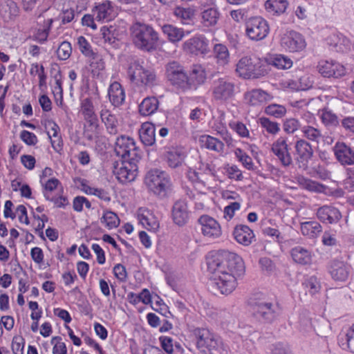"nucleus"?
<instances>
[{
  "instance_id": "nucleus-1",
  "label": "nucleus",
  "mask_w": 354,
  "mask_h": 354,
  "mask_svg": "<svg viewBox=\"0 0 354 354\" xmlns=\"http://www.w3.org/2000/svg\"><path fill=\"white\" fill-rule=\"evenodd\" d=\"M210 277L209 288L214 294L229 295L237 286V278L245 272L242 258L237 254L219 250L207 259Z\"/></svg>"
},
{
  "instance_id": "nucleus-2",
  "label": "nucleus",
  "mask_w": 354,
  "mask_h": 354,
  "mask_svg": "<svg viewBox=\"0 0 354 354\" xmlns=\"http://www.w3.org/2000/svg\"><path fill=\"white\" fill-rule=\"evenodd\" d=\"M250 305L254 318L264 323H272L279 315L276 304L266 296L257 294L250 299Z\"/></svg>"
},
{
  "instance_id": "nucleus-3",
  "label": "nucleus",
  "mask_w": 354,
  "mask_h": 354,
  "mask_svg": "<svg viewBox=\"0 0 354 354\" xmlns=\"http://www.w3.org/2000/svg\"><path fill=\"white\" fill-rule=\"evenodd\" d=\"M237 75L245 80L258 79L268 74L266 64L260 58L245 56L241 58L236 66Z\"/></svg>"
},
{
  "instance_id": "nucleus-4",
  "label": "nucleus",
  "mask_w": 354,
  "mask_h": 354,
  "mask_svg": "<svg viewBox=\"0 0 354 354\" xmlns=\"http://www.w3.org/2000/svg\"><path fill=\"white\" fill-rule=\"evenodd\" d=\"M131 36L134 45L139 49L150 52L155 46V31L151 26L135 23L131 27Z\"/></svg>"
},
{
  "instance_id": "nucleus-5",
  "label": "nucleus",
  "mask_w": 354,
  "mask_h": 354,
  "mask_svg": "<svg viewBox=\"0 0 354 354\" xmlns=\"http://www.w3.org/2000/svg\"><path fill=\"white\" fill-rule=\"evenodd\" d=\"M197 348L205 354H214L219 348L221 342L207 328L194 330Z\"/></svg>"
},
{
  "instance_id": "nucleus-6",
  "label": "nucleus",
  "mask_w": 354,
  "mask_h": 354,
  "mask_svg": "<svg viewBox=\"0 0 354 354\" xmlns=\"http://www.w3.org/2000/svg\"><path fill=\"white\" fill-rule=\"evenodd\" d=\"M115 152L116 155L124 160H140V149L136 145L134 140L126 136H121L117 138L115 143Z\"/></svg>"
},
{
  "instance_id": "nucleus-7",
  "label": "nucleus",
  "mask_w": 354,
  "mask_h": 354,
  "mask_svg": "<svg viewBox=\"0 0 354 354\" xmlns=\"http://www.w3.org/2000/svg\"><path fill=\"white\" fill-rule=\"evenodd\" d=\"M138 161L122 160L120 162H115L113 172L117 179L123 184L133 181L138 174Z\"/></svg>"
},
{
  "instance_id": "nucleus-8",
  "label": "nucleus",
  "mask_w": 354,
  "mask_h": 354,
  "mask_svg": "<svg viewBox=\"0 0 354 354\" xmlns=\"http://www.w3.org/2000/svg\"><path fill=\"white\" fill-rule=\"evenodd\" d=\"M235 84L227 77H220L214 81L212 96L214 100L226 102L234 95Z\"/></svg>"
},
{
  "instance_id": "nucleus-9",
  "label": "nucleus",
  "mask_w": 354,
  "mask_h": 354,
  "mask_svg": "<svg viewBox=\"0 0 354 354\" xmlns=\"http://www.w3.org/2000/svg\"><path fill=\"white\" fill-rule=\"evenodd\" d=\"M281 46L290 53H300L304 50L307 44L304 37L295 30L286 31L280 39Z\"/></svg>"
},
{
  "instance_id": "nucleus-10",
  "label": "nucleus",
  "mask_w": 354,
  "mask_h": 354,
  "mask_svg": "<svg viewBox=\"0 0 354 354\" xmlns=\"http://www.w3.org/2000/svg\"><path fill=\"white\" fill-rule=\"evenodd\" d=\"M166 74L171 84L185 91L187 90V77L183 66L176 62H169L166 67Z\"/></svg>"
},
{
  "instance_id": "nucleus-11",
  "label": "nucleus",
  "mask_w": 354,
  "mask_h": 354,
  "mask_svg": "<svg viewBox=\"0 0 354 354\" xmlns=\"http://www.w3.org/2000/svg\"><path fill=\"white\" fill-rule=\"evenodd\" d=\"M295 160L299 169L306 170L313 156L312 145L305 139H299L295 144Z\"/></svg>"
},
{
  "instance_id": "nucleus-12",
  "label": "nucleus",
  "mask_w": 354,
  "mask_h": 354,
  "mask_svg": "<svg viewBox=\"0 0 354 354\" xmlns=\"http://www.w3.org/2000/svg\"><path fill=\"white\" fill-rule=\"evenodd\" d=\"M268 24L261 17H254L247 22L246 33L252 40H261L268 35Z\"/></svg>"
},
{
  "instance_id": "nucleus-13",
  "label": "nucleus",
  "mask_w": 354,
  "mask_h": 354,
  "mask_svg": "<svg viewBox=\"0 0 354 354\" xmlns=\"http://www.w3.org/2000/svg\"><path fill=\"white\" fill-rule=\"evenodd\" d=\"M290 148L287 143V138L279 137L272 145L271 151L276 156L282 166L288 167L292 165L293 160Z\"/></svg>"
},
{
  "instance_id": "nucleus-14",
  "label": "nucleus",
  "mask_w": 354,
  "mask_h": 354,
  "mask_svg": "<svg viewBox=\"0 0 354 354\" xmlns=\"http://www.w3.org/2000/svg\"><path fill=\"white\" fill-rule=\"evenodd\" d=\"M183 48L187 53L206 55L209 52V41L203 35L193 37L183 43Z\"/></svg>"
},
{
  "instance_id": "nucleus-15",
  "label": "nucleus",
  "mask_w": 354,
  "mask_h": 354,
  "mask_svg": "<svg viewBox=\"0 0 354 354\" xmlns=\"http://www.w3.org/2000/svg\"><path fill=\"white\" fill-rule=\"evenodd\" d=\"M128 74L131 81L138 86L147 85L153 80L152 73L137 62L131 64Z\"/></svg>"
},
{
  "instance_id": "nucleus-16",
  "label": "nucleus",
  "mask_w": 354,
  "mask_h": 354,
  "mask_svg": "<svg viewBox=\"0 0 354 354\" xmlns=\"http://www.w3.org/2000/svg\"><path fill=\"white\" fill-rule=\"evenodd\" d=\"M203 235L208 239H217L222 234L220 224L216 220L208 215H203L198 218Z\"/></svg>"
},
{
  "instance_id": "nucleus-17",
  "label": "nucleus",
  "mask_w": 354,
  "mask_h": 354,
  "mask_svg": "<svg viewBox=\"0 0 354 354\" xmlns=\"http://www.w3.org/2000/svg\"><path fill=\"white\" fill-rule=\"evenodd\" d=\"M213 175L212 170L208 163L202 162H198V166L196 169L189 168L187 171V178L194 183L201 184L204 187L207 186V180Z\"/></svg>"
},
{
  "instance_id": "nucleus-18",
  "label": "nucleus",
  "mask_w": 354,
  "mask_h": 354,
  "mask_svg": "<svg viewBox=\"0 0 354 354\" xmlns=\"http://www.w3.org/2000/svg\"><path fill=\"white\" fill-rule=\"evenodd\" d=\"M317 68L319 73L324 77L339 78L346 74L344 66L333 60H322Z\"/></svg>"
},
{
  "instance_id": "nucleus-19",
  "label": "nucleus",
  "mask_w": 354,
  "mask_h": 354,
  "mask_svg": "<svg viewBox=\"0 0 354 354\" xmlns=\"http://www.w3.org/2000/svg\"><path fill=\"white\" fill-rule=\"evenodd\" d=\"M173 192L169 176L165 171L156 170V196L160 199L167 198Z\"/></svg>"
},
{
  "instance_id": "nucleus-20",
  "label": "nucleus",
  "mask_w": 354,
  "mask_h": 354,
  "mask_svg": "<svg viewBox=\"0 0 354 354\" xmlns=\"http://www.w3.org/2000/svg\"><path fill=\"white\" fill-rule=\"evenodd\" d=\"M328 271L333 280L336 281H345L351 274V268L344 261L333 260L329 265Z\"/></svg>"
},
{
  "instance_id": "nucleus-21",
  "label": "nucleus",
  "mask_w": 354,
  "mask_h": 354,
  "mask_svg": "<svg viewBox=\"0 0 354 354\" xmlns=\"http://www.w3.org/2000/svg\"><path fill=\"white\" fill-rule=\"evenodd\" d=\"M80 113L89 127L96 129L98 127V118L94 105L90 97L83 99L80 103Z\"/></svg>"
},
{
  "instance_id": "nucleus-22",
  "label": "nucleus",
  "mask_w": 354,
  "mask_h": 354,
  "mask_svg": "<svg viewBox=\"0 0 354 354\" xmlns=\"http://www.w3.org/2000/svg\"><path fill=\"white\" fill-rule=\"evenodd\" d=\"M337 160L342 165H354V150L344 142H337L333 147Z\"/></svg>"
},
{
  "instance_id": "nucleus-23",
  "label": "nucleus",
  "mask_w": 354,
  "mask_h": 354,
  "mask_svg": "<svg viewBox=\"0 0 354 354\" xmlns=\"http://www.w3.org/2000/svg\"><path fill=\"white\" fill-rule=\"evenodd\" d=\"M171 218L175 224L183 226L189 219V211L187 203L183 200L176 201L171 210Z\"/></svg>"
},
{
  "instance_id": "nucleus-24",
  "label": "nucleus",
  "mask_w": 354,
  "mask_h": 354,
  "mask_svg": "<svg viewBox=\"0 0 354 354\" xmlns=\"http://www.w3.org/2000/svg\"><path fill=\"white\" fill-rule=\"evenodd\" d=\"M200 17L201 24L203 27L211 28L218 24L220 12L216 6L209 7L203 6L200 13Z\"/></svg>"
},
{
  "instance_id": "nucleus-25",
  "label": "nucleus",
  "mask_w": 354,
  "mask_h": 354,
  "mask_svg": "<svg viewBox=\"0 0 354 354\" xmlns=\"http://www.w3.org/2000/svg\"><path fill=\"white\" fill-rule=\"evenodd\" d=\"M317 218L323 223H335L342 218L338 209L330 205H324L319 207L317 212Z\"/></svg>"
},
{
  "instance_id": "nucleus-26",
  "label": "nucleus",
  "mask_w": 354,
  "mask_h": 354,
  "mask_svg": "<svg viewBox=\"0 0 354 354\" xmlns=\"http://www.w3.org/2000/svg\"><path fill=\"white\" fill-rule=\"evenodd\" d=\"M272 96L262 89H252L245 94L246 102L251 106H260L270 101Z\"/></svg>"
},
{
  "instance_id": "nucleus-27",
  "label": "nucleus",
  "mask_w": 354,
  "mask_h": 354,
  "mask_svg": "<svg viewBox=\"0 0 354 354\" xmlns=\"http://www.w3.org/2000/svg\"><path fill=\"white\" fill-rule=\"evenodd\" d=\"M100 115L102 122L104 124L107 131L110 134L115 135L118 133L119 122L115 114L107 109L106 106H102Z\"/></svg>"
},
{
  "instance_id": "nucleus-28",
  "label": "nucleus",
  "mask_w": 354,
  "mask_h": 354,
  "mask_svg": "<svg viewBox=\"0 0 354 354\" xmlns=\"http://www.w3.org/2000/svg\"><path fill=\"white\" fill-rule=\"evenodd\" d=\"M233 234L234 239L239 243L246 246L250 245L255 237L252 230L245 225H236Z\"/></svg>"
},
{
  "instance_id": "nucleus-29",
  "label": "nucleus",
  "mask_w": 354,
  "mask_h": 354,
  "mask_svg": "<svg viewBox=\"0 0 354 354\" xmlns=\"http://www.w3.org/2000/svg\"><path fill=\"white\" fill-rule=\"evenodd\" d=\"M185 157V151L184 149L180 147H170L165 153V158L167 159L169 165L173 168L181 165Z\"/></svg>"
},
{
  "instance_id": "nucleus-30",
  "label": "nucleus",
  "mask_w": 354,
  "mask_h": 354,
  "mask_svg": "<svg viewBox=\"0 0 354 354\" xmlns=\"http://www.w3.org/2000/svg\"><path fill=\"white\" fill-rule=\"evenodd\" d=\"M205 80L206 73L203 68L200 65H194L187 77V89H196L199 85L203 84Z\"/></svg>"
},
{
  "instance_id": "nucleus-31",
  "label": "nucleus",
  "mask_w": 354,
  "mask_h": 354,
  "mask_svg": "<svg viewBox=\"0 0 354 354\" xmlns=\"http://www.w3.org/2000/svg\"><path fill=\"white\" fill-rule=\"evenodd\" d=\"M139 136L145 146H153L155 143V124L150 122L142 123L139 130Z\"/></svg>"
},
{
  "instance_id": "nucleus-32",
  "label": "nucleus",
  "mask_w": 354,
  "mask_h": 354,
  "mask_svg": "<svg viewBox=\"0 0 354 354\" xmlns=\"http://www.w3.org/2000/svg\"><path fill=\"white\" fill-rule=\"evenodd\" d=\"M109 100L115 106L121 105L125 99L124 91L120 84L117 82L112 83L108 92Z\"/></svg>"
},
{
  "instance_id": "nucleus-33",
  "label": "nucleus",
  "mask_w": 354,
  "mask_h": 354,
  "mask_svg": "<svg viewBox=\"0 0 354 354\" xmlns=\"http://www.w3.org/2000/svg\"><path fill=\"white\" fill-rule=\"evenodd\" d=\"M328 44L333 46L337 51L346 52L353 47L352 41L341 34H333L328 37Z\"/></svg>"
},
{
  "instance_id": "nucleus-34",
  "label": "nucleus",
  "mask_w": 354,
  "mask_h": 354,
  "mask_svg": "<svg viewBox=\"0 0 354 354\" xmlns=\"http://www.w3.org/2000/svg\"><path fill=\"white\" fill-rule=\"evenodd\" d=\"M290 254L294 261L299 264L308 265L312 261L311 252L301 246L293 248Z\"/></svg>"
},
{
  "instance_id": "nucleus-35",
  "label": "nucleus",
  "mask_w": 354,
  "mask_h": 354,
  "mask_svg": "<svg viewBox=\"0 0 354 354\" xmlns=\"http://www.w3.org/2000/svg\"><path fill=\"white\" fill-rule=\"evenodd\" d=\"M199 142L202 147H205L218 153L223 152L224 149V144L221 141L209 135H203L200 136Z\"/></svg>"
},
{
  "instance_id": "nucleus-36",
  "label": "nucleus",
  "mask_w": 354,
  "mask_h": 354,
  "mask_svg": "<svg viewBox=\"0 0 354 354\" xmlns=\"http://www.w3.org/2000/svg\"><path fill=\"white\" fill-rule=\"evenodd\" d=\"M301 131L305 140L316 144H319L324 137L322 130L313 125H304L301 127Z\"/></svg>"
},
{
  "instance_id": "nucleus-37",
  "label": "nucleus",
  "mask_w": 354,
  "mask_h": 354,
  "mask_svg": "<svg viewBox=\"0 0 354 354\" xmlns=\"http://www.w3.org/2000/svg\"><path fill=\"white\" fill-rule=\"evenodd\" d=\"M113 11V8L109 1H105L102 3L99 4L93 10L95 19L98 21L111 20L112 18Z\"/></svg>"
},
{
  "instance_id": "nucleus-38",
  "label": "nucleus",
  "mask_w": 354,
  "mask_h": 354,
  "mask_svg": "<svg viewBox=\"0 0 354 354\" xmlns=\"http://www.w3.org/2000/svg\"><path fill=\"white\" fill-rule=\"evenodd\" d=\"M321 225L316 221H306L301 223V232L309 238L317 236L322 232Z\"/></svg>"
},
{
  "instance_id": "nucleus-39",
  "label": "nucleus",
  "mask_w": 354,
  "mask_h": 354,
  "mask_svg": "<svg viewBox=\"0 0 354 354\" xmlns=\"http://www.w3.org/2000/svg\"><path fill=\"white\" fill-rule=\"evenodd\" d=\"M213 53L218 64L225 66L229 63L230 53L226 46L221 44L214 45Z\"/></svg>"
},
{
  "instance_id": "nucleus-40",
  "label": "nucleus",
  "mask_w": 354,
  "mask_h": 354,
  "mask_svg": "<svg viewBox=\"0 0 354 354\" xmlns=\"http://www.w3.org/2000/svg\"><path fill=\"white\" fill-rule=\"evenodd\" d=\"M288 6L287 0H268L265 3V7L268 12L277 15L283 13Z\"/></svg>"
},
{
  "instance_id": "nucleus-41",
  "label": "nucleus",
  "mask_w": 354,
  "mask_h": 354,
  "mask_svg": "<svg viewBox=\"0 0 354 354\" xmlns=\"http://www.w3.org/2000/svg\"><path fill=\"white\" fill-rule=\"evenodd\" d=\"M270 65L274 66L277 69L286 70L292 66V61L288 56L278 54L274 55L270 61Z\"/></svg>"
},
{
  "instance_id": "nucleus-42",
  "label": "nucleus",
  "mask_w": 354,
  "mask_h": 354,
  "mask_svg": "<svg viewBox=\"0 0 354 354\" xmlns=\"http://www.w3.org/2000/svg\"><path fill=\"white\" fill-rule=\"evenodd\" d=\"M299 185L306 190L315 192H321L324 189V186L320 183L307 178L303 176L297 178Z\"/></svg>"
},
{
  "instance_id": "nucleus-43",
  "label": "nucleus",
  "mask_w": 354,
  "mask_h": 354,
  "mask_svg": "<svg viewBox=\"0 0 354 354\" xmlns=\"http://www.w3.org/2000/svg\"><path fill=\"white\" fill-rule=\"evenodd\" d=\"M162 30L168 39L172 42L180 41L184 36V32L182 29L172 25H164L162 27Z\"/></svg>"
},
{
  "instance_id": "nucleus-44",
  "label": "nucleus",
  "mask_w": 354,
  "mask_h": 354,
  "mask_svg": "<svg viewBox=\"0 0 354 354\" xmlns=\"http://www.w3.org/2000/svg\"><path fill=\"white\" fill-rule=\"evenodd\" d=\"M82 191L86 194L95 196L106 202L111 201L109 192L104 189L93 187L86 184H82Z\"/></svg>"
},
{
  "instance_id": "nucleus-45",
  "label": "nucleus",
  "mask_w": 354,
  "mask_h": 354,
  "mask_svg": "<svg viewBox=\"0 0 354 354\" xmlns=\"http://www.w3.org/2000/svg\"><path fill=\"white\" fill-rule=\"evenodd\" d=\"M100 221L109 230L116 228L119 226L120 221L118 215L111 211H105Z\"/></svg>"
},
{
  "instance_id": "nucleus-46",
  "label": "nucleus",
  "mask_w": 354,
  "mask_h": 354,
  "mask_svg": "<svg viewBox=\"0 0 354 354\" xmlns=\"http://www.w3.org/2000/svg\"><path fill=\"white\" fill-rule=\"evenodd\" d=\"M138 218L140 223L147 229L152 228L155 224V216L147 209L140 208L138 211Z\"/></svg>"
},
{
  "instance_id": "nucleus-47",
  "label": "nucleus",
  "mask_w": 354,
  "mask_h": 354,
  "mask_svg": "<svg viewBox=\"0 0 354 354\" xmlns=\"http://www.w3.org/2000/svg\"><path fill=\"white\" fill-rule=\"evenodd\" d=\"M261 127L265 129L269 134L276 135L280 131V125L278 122L272 121L266 117H261L259 119Z\"/></svg>"
},
{
  "instance_id": "nucleus-48",
  "label": "nucleus",
  "mask_w": 354,
  "mask_h": 354,
  "mask_svg": "<svg viewBox=\"0 0 354 354\" xmlns=\"http://www.w3.org/2000/svg\"><path fill=\"white\" fill-rule=\"evenodd\" d=\"M264 112L275 118H281L286 115L287 110L284 106L273 103L266 106Z\"/></svg>"
},
{
  "instance_id": "nucleus-49",
  "label": "nucleus",
  "mask_w": 354,
  "mask_h": 354,
  "mask_svg": "<svg viewBox=\"0 0 354 354\" xmlns=\"http://www.w3.org/2000/svg\"><path fill=\"white\" fill-rule=\"evenodd\" d=\"M154 100L153 97H147L142 100L139 105V111L141 115L148 116L155 112Z\"/></svg>"
},
{
  "instance_id": "nucleus-50",
  "label": "nucleus",
  "mask_w": 354,
  "mask_h": 354,
  "mask_svg": "<svg viewBox=\"0 0 354 354\" xmlns=\"http://www.w3.org/2000/svg\"><path fill=\"white\" fill-rule=\"evenodd\" d=\"M52 23V19H48L46 21V27L42 29H37L35 34L32 35V39L41 44H43L45 41H46L51 28Z\"/></svg>"
},
{
  "instance_id": "nucleus-51",
  "label": "nucleus",
  "mask_w": 354,
  "mask_h": 354,
  "mask_svg": "<svg viewBox=\"0 0 354 354\" xmlns=\"http://www.w3.org/2000/svg\"><path fill=\"white\" fill-rule=\"evenodd\" d=\"M174 15L182 20L183 23H187V21L192 19L194 16V10L191 8H182L177 7L174 11Z\"/></svg>"
},
{
  "instance_id": "nucleus-52",
  "label": "nucleus",
  "mask_w": 354,
  "mask_h": 354,
  "mask_svg": "<svg viewBox=\"0 0 354 354\" xmlns=\"http://www.w3.org/2000/svg\"><path fill=\"white\" fill-rule=\"evenodd\" d=\"M234 154L237 159L247 169H254V166L252 158L249 156L243 150L240 148H237L234 151Z\"/></svg>"
},
{
  "instance_id": "nucleus-53",
  "label": "nucleus",
  "mask_w": 354,
  "mask_h": 354,
  "mask_svg": "<svg viewBox=\"0 0 354 354\" xmlns=\"http://www.w3.org/2000/svg\"><path fill=\"white\" fill-rule=\"evenodd\" d=\"M320 118L322 122L326 126H337L338 124V119L337 115L329 110H322Z\"/></svg>"
},
{
  "instance_id": "nucleus-54",
  "label": "nucleus",
  "mask_w": 354,
  "mask_h": 354,
  "mask_svg": "<svg viewBox=\"0 0 354 354\" xmlns=\"http://www.w3.org/2000/svg\"><path fill=\"white\" fill-rule=\"evenodd\" d=\"M301 127L300 122L295 118H288L283 123V131L288 133L292 134Z\"/></svg>"
},
{
  "instance_id": "nucleus-55",
  "label": "nucleus",
  "mask_w": 354,
  "mask_h": 354,
  "mask_svg": "<svg viewBox=\"0 0 354 354\" xmlns=\"http://www.w3.org/2000/svg\"><path fill=\"white\" fill-rule=\"evenodd\" d=\"M72 53L71 45L68 41H63L57 50V55L59 59L66 60Z\"/></svg>"
},
{
  "instance_id": "nucleus-56",
  "label": "nucleus",
  "mask_w": 354,
  "mask_h": 354,
  "mask_svg": "<svg viewBox=\"0 0 354 354\" xmlns=\"http://www.w3.org/2000/svg\"><path fill=\"white\" fill-rule=\"evenodd\" d=\"M77 44L80 50L87 57H92L94 55V53L91 49V46L84 37L80 36L77 38Z\"/></svg>"
},
{
  "instance_id": "nucleus-57",
  "label": "nucleus",
  "mask_w": 354,
  "mask_h": 354,
  "mask_svg": "<svg viewBox=\"0 0 354 354\" xmlns=\"http://www.w3.org/2000/svg\"><path fill=\"white\" fill-rule=\"evenodd\" d=\"M60 337H53L51 339V344H53V354H66L67 348L64 342H62Z\"/></svg>"
},
{
  "instance_id": "nucleus-58",
  "label": "nucleus",
  "mask_w": 354,
  "mask_h": 354,
  "mask_svg": "<svg viewBox=\"0 0 354 354\" xmlns=\"http://www.w3.org/2000/svg\"><path fill=\"white\" fill-rule=\"evenodd\" d=\"M60 184L58 179L52 178L47 180L44 185V195L46 200L50 199V193Z\"/></svg>"
},
{
  "instance_id": "nucleus-59",
  "label": "nucleus",
  "mask_w": 354,
  "mask_h": 354,
  "mask_svg": "<svg viewBox=\"0 0 354 354\" xmlns=\"http://www.w3.org/2000/svg\"><path fill=\"white\" fill-rule=\"evenodd\" d=\"M93 57V60L91 62L90 66L91 68V72L93 75L98 76L101 71H102L104 68V62L102 59L98 57Z\"/></svg>"
},
{
  "instance_id": "nucleus-60",
  "label": "nucleus",
  "mask_w": 354,
  "mask_h": 354,
  "mask_svg": "<svg viewBox=\"0 0 354 354\" xmlns=\"http://www.w3.org/2000/svg\"><path fill=\"white\" fill-rule=\"evenodd\" d=\"M232 129L236 131L241 137L247 138L249 136V131L246 126L241 122H232L229 124Z\"/></svg>"
},
{
  "instance_id": "nucleus-61",
  "label": "nucleus",
  "mask_w": 354,
  "mask_h": 354,
  "mask_svg": "<svg viewBox=\"0 0 354 354\" xmlns=\"http://www.w3.org/2000/svg\"><path fill=\"white\" fill-rule=\"evenodd\" d=\"M299 330L304 333L310 332L313 329L311 319L306 315H301L299 319Z\"/></svg>"
},
{
  "instance_id": "nucleus-62",
  "label": "nucleus",
  "mask_w": 354,
  "mask_h": 354,
  "mask_svg": "<svg viewBox=\"0 0 354 354\" xmlns=\"http://www.w3.org/2000/svg\"><path fill=\"white\" fill-rule=\"evenodd\" d=\"M44 127L50 139L51 138H57L59 127L54 121L50 120L46 121Z\"/></svg>"
},
{
  "instance_id": "nucleus-63",
  "label": "nucleus",
  "mask_w": 354,
  "mask_h": 354,
  "mask_svg": "<svg viewBox=\"0 0 354 354\" xmlns=\"http://www.w3.org/2000/svg\"><path fill=\"white\" fill-rule=\"evenodd\" d=\"M306 287L309 290L310 294L314 295L319 292L321 286L315 277H310L305 281Z\"/></svg>"
},
{
  "instance_id": "nucleus-64",
  "label": "nucleus",
  "mask_w": 354,
  "mask_h": 354,
  "mask_svg": "<svg viewBox=\"0 0 354 354\" xmlns=\"http://www.w3.org/2000/svg\"><path fill=\"white\" fill-rule=\"evenodd\" d=\"M345 341L348 348L354 353V324L348 329L345 335Z\"/></svg>"
}]
</instances>
